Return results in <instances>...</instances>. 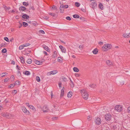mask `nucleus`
<instances>
[{
    "label": "nucleus",
    "mask_w": 130,
    "mask_h": 130,
    "mask_svg": "<svg viewBox=\"0 0 130 130\" xmlns=\"http://www.w3.org/2000/svg\"><path fill=\"white\" fill-rule=\"evenodd\" d=\"M82 96L83 98L85 100H87L88 97V94L87 92L84 89L81 90L80 91Z\"/></svg>",
    "instance_id": "f257e3e1"
},
{
    "label": "nucleus",
    "mask_w": 130,
    "mask_h": 130,
    "mask_svg": "<svg viewBox=\"0 0 130 130\" xmlns=\"http://www.w3.org/2000/svg\"><path fill=\"white\" fill-rule=\"evenodd\" d=\"M112 45L110 44H104L102 47V49L103 51H107L108 50L110 49Z\"/></svg>",
    "instance_id": "f03ea898"
},
{
    "label": "nucleus",
    "mask_w": 130,
    "mask_h": 130,
    "mask_svg": "<svg viewBox=\"0 0 130 130\" xmlns=\"http://www.w3.org/2000/svg\"><path fill=\"white\" fill-rule=\"evenodd\" d=\"M115 110L118 112H120L123 110V107L121 105H118L115 107Z\"/></svg>",
    "instance_id": "7ed1b4c3"
},
{
    "label": "nucleus",
    "mask_w": 130,
    "mask_h": 130,
    "mask_svg": "<svg viewBox=\"0 0 130 130\" xmlns=\"http://www.w3.org/2000/svg\"><path fill=\"white\" fill-rule=\"evenodd\" d=\"M68 7V5H63L62 4L60 6V12L61 13H63L64 11V8H67Z\"/></svg>",
    "instance_id": "20e7f679"
},
{
    "label": "nucleus",
    "mask_w": 130,
    "mask_h": 130,
    "mask_svg": "<svg viewBox=\"0 0 130 130\" xmlns=\"http://www.w3.org/2000/svg\"><path fill=\"white\" fill-rule=\"evenodd\" d=\"M42 110L44 113L48 112L49 111L48 107L45 106L42 108Z\"/></svg>",
    "instance_id": "39448f33"
},
{
    "label": "nucleus",
    "mask_w": 130,
    "mask_h": 130,
    "mask_svg": "<svg viewBox=\"0 0 130 130\" xmlns=\"http://www.w3.org/2000/svg\"><path fill=\"white\" fill-rule=\"evenodd\" d=\"M105 119L106 120L110 121L111 120V116L110 114H107L105 116Z\"/></svg>",
    "instance_id": "423d86ee"
},
{
    "label": "nucleus",
    "mask_w": 130,
    "mask_h": 130,
    "mask_svg": "<svg viewBox=\"0 0 130 130\" xmlns=\"http://www.w3.org/2000/svg\"><path fill=\"white\" fill-rule=\"evenodd\" d=\"M22 109L23 111L25 113L28 115L30 113V112L29 111L27 110L26 108L24 107H22Z\"/></svg>",
    "instance_id": "0eeeda50"
},
{
    "label": "nucleus",
    "mask_w": 130,
    "mask_h": 130,
    "mask_svg": "<svg viewBox=\"0 0 130 130\" xmlns=\"http://www.w3.org/2000/svg\"><path fill=\"white\" fill-rule=\"evenodd\" d=\"M95 122L96 124H100L101 122V119L99 118H97L95 120Z\"/></svg>",
    "instance_id": "6e6552de"
},
{
    "label": "nucleus",
    "mask_w": 130,
    "mask_h": 130,
    "mask_svg": "<svg viewBox=\"0 0 130 130\" xmlns=\"http://www.w3.org/2000/svg\"><path fill=\"white\" fill-rule=\"evenodd\" d=\"M96 4L95 2L92 3L90 5V6L91 8L94 9L96 7Z\"/></svg>",
    "instance_id": "1a4fd4ad"
},
{
    "label": "nucleus",
    "mask_w": 130,
    "mask_h": 130,
    "mask_svg": "<svg viewBox=\"0 0 130 130\" xmlns=\"http://www.w3.org/2000/svg\"><path fill=\"white\" fill-rule=\"evenodd\" d=\"M44 61L43 60H42V61L39 60H36L35 61V63L36 64L38 65H41L42 64L43 62Z\"/></svg>",
    "instance_id": "9d476101"
},
{
    "label": "nucleus",
    "mask_w": 130,
    "mask_h": 130,
    "mask_svg": "<svg viewBox=\"0 0 130 130\" xmlns=\"http://www.w3.org/2000/svg\"><path fill=\"white\" fill-rule=\"evenodd\" d=\"M59 47L61 50V51L64 53H65L66 52V50L65 48L63 47L62 46L60 45L59 46Z\"/></svg>",
    "instance_id": "9b49d317"
},
{
    "label": "nucleus",
    "mask_w": 130,
    "mask_h": 130,
    "mask_svg": "<svg viewBox=\"0 0 130 130\" xmlns=\"http://www.w3.org/2000/svg\"><path fill=\"white\" fill-rule=\"evenodd\" d=\"M123 36L125 38H128L130 37V32L128 34H123Z\"/></svg>",
    "instance_id": "f8f14e48"
},
{
    "label": "nucleus",
    "mask_w": 130,
    "mask_h": 130,
    "mask_svg": "<svg viewBox=\"0 0 130 130\" xmlns=\"http://www.w3.org/2000/svg\"><path fill=\"white\" fill-rule=\"evenodd\" d=\"M43 48L48 52L50 51L49 48L47 46L45 45L44 46H43Z\"/></svg>",
    "instance_id": "ddd939ff"
},
{
    "label": "nucleus",
    "mask_w": 130,
    "mask_h": 130,
    "mask_svg": "<svg viewBox=\"0 0 130 130\" xmlns=\"http://www.w3.org/2000/svg\"><path fill=\"white\" fill-rule=\"evenodd\" d=\"M22 17L24 19H28L29 18V16L26 14H24L22 16Z\"/></svg>",
    "instance_id": "4468645a"
},
{
    "label": "nucleus",
    "mask_w": 130,
    "mask_h": 130,
    "mask_svg": "<svg viewBox=\"0 0 130 130\" xmlns=\"http://www.w3.org/2000/svg\"><path fill=\"white\" fill-rule=\"evenodd\" d=\"M92 52L95 54H96L98 52V50L96 48L94 49L92 51Z\"/></svg>",
    "instance_id": "2eb2a0df"
},
{
    "label": "nucleus",
    "mask_w": 130,
    "mask_h": 130,
    "mask_svg": "<svg viewBox=\"0 0 130 130\" xmlns=\"http://www.w3.org/2000/svg\"><path fill=\"white\" fill-rule=\"evenodd\" d=\"M64 95V90L63 89L61 90L60 97H62Z\"/></svg>",
    "instance_id": "dca6fc26"
},
{
    "label": "nucleus",
    "mask_w": 130,
    "mask_h": 130,
    "mask_svg": "<svg viewBox=\"0 0 130 130\" xmlns=\"http://www.w3.org/2000/svg\"><path fill=\"white\" fill-rule=\"evenodd\" d=\"M106 63L109 66H111L112 64V63L109 60H107Z\"/></svg>",
    "instance_id": "f3484780"
},
{
    "label": "nucleus",
    "mask_w": 130,
    "mask_h": 130,
    "mask_svg": "<svg viewBox=\"0 0 130 130\" xmlns=\"http://www.w3.org/2000/svg\"><path fill=\"white\" fill-rule=\"evenodd\" d=\"M72 93L71 92H69L68 93V98H71L72 95Z\"/></svg>",
    "instance_id": "a211bd4d"
},
{
    "label": "nucleus",
    "mask_w": 130,
    "mask_h": 130,
    "mask_svg": "<svg viewBox=\"0 0 130 130\" xmlns=\"http://www.w3.org/2000/svg\"><path fill=\"white\" fill-rule=\"evenodd\" d=\"M26 9V8L25 7L23 6H21L19 8V10H20L24 11Z\"/></svg>",
    "instance_id": "6ab92c4d"
},
{
    "label": "nucleus",
    "mask_w": 130,
    "mask_h": 130,
    "mask_svg": "<svg viewBox=\"0 0 130 130\" xmlns=\"http://www.w3.org/2000/svg\"><path fill=\"white\" fill-rule=\"evenodd\" d=\"M73 70L74 72H78L79 71L78 69L76 67H74L73 68Z\"/></svg>",
    "instance_id": "aec40b11"
},
{
    "label": "nucleus",
    "mask_w": 130,
    "mask_h": 130,
    "mask_svg": "<svg viewBox=\"0 0 130 130\" xmlns=\"http://www.w3.org/2000/svg\"><path fill=\"white\" fill-rule=\"evenodd\" d=\"M89 86L92 88H95L96 87V85L94 84H90Z\"/></svg>",
    "instance_id": "412c9836"
},
{
    "label": "nucleus",
    "mask_w": 130,
    "mask_h": 130,
    "mask_svg": "<svg viewBox=\"0 0 130 130\" xmlns=\"http://www.w3.org/2000/svg\"><path fill=\"white\" fill-rule=\"evenodd\" d=\"M32 61V60L30 59H28L27 61V63L30 64L31 63Z\"/></svg>",
    "instance_id": "4be33fe9"
},
{
    "label": "nucleus",
    "mask_w": 130,
    "mask_h": 130,
    "mask_svg": "<svg viewBox=\"0 0 130 130\" xmlns=\"http://www.w3.org/2000/svg\"><path fill=\"white\" fill-rule=\"evenodd\" d=\"M73 17L75 18H78L79 17V15L77 14H75L73 15Z\"/></svg>",
    "instance_id": "5701e85b"
},
{
    "label": "nucleus",
    "mask_w": 130,
    "mask_h": 130,
    "mask_svg": "<svg viewBox=\"0 0 130 130\" xmlns=\"http://www.w3.org/2000/svg\"><path fill=\"white\" fill-rule=\"evenodd\" d=\"M51 72L52 73V74L54 75L57 73V71L56 70H54L51 71Z\"/></svg>",
    "instance_id": "b1692460"
},
{
    "label": "nucleus",
    "mask_w": 130,
    "mask_h": 130,
    "mask_svg": "<svg viewBox=\"0 0 130 130\" xmlns=\"http://www.w3.org/2000/svg\"><path fill=\"white\" fill-rule=\"evenodd\" d=\"M70 81L71 82V83L70 84V85L71 87H73L74 86V84L70 78H69Z\"/></svg>",
    "instance_id": "393cba45"
},
{
    "label": "nucleus",
    "mask_w": 130,
    "mask_h": 130,
    "mask_svg": "<svg viewBox=\"0 0 130 130\" xmlns=\"http://www.w3.org/2000/svg\"><path fill=\"white\" fill-rule=\"evenodd\" d=\"M6 73L7 74V73L6 72L3 73L0 75V76H1V77H3L6 75Z\"/></svg>",
    "instance_id": "a878e982"
},
{
    "label": "nucleus",
    "mask_w": 130,
    "mask_h": 130,
    "mask_svg": "<svg viewBox=\"0 0 130 130\" xmlns=\"http://www.w3.org/2000/svg\"><path fill=\"white\" fill-rule=\"evenodd\" d=\"M62 59L60 57H59L58 58V61L60 62H62Z\"/></svg>",
    "instance_id": "bb28decb"
},
{
    "label": "nucleus",
    "mask_w": 130,
    "mask_h": 130,
    "mask_svg": "<svg viewBox=\"0 0 130 130\" xmlns=\"http://www.w3.org/2000/svg\"><path fill=\"white\" fill-rule=\"evenodd\" d=\"M24 47H26L30 45V44L29 43H25L23 44Z\"/></svg>",
    "instance_id": "cd10ccee"
},
{
    "label": "nucleus",
    "mask_w": 130,
    "mask_h": 130,
    "mask_svg": "<svg viewBox=\"0 0 130 130\" xmlns=\"http://www.w3.org/2000/svg\"><path fill=\"white\" fill-rule=\"evenodd\" d=\"M99 7L101 9H103V6L101 3H100L99 5Z\"/></svg>",
    "instance_id": "c85d7f7f"
},
{
    "label": "nucleus",
    "mask_w": 130,
    "mask_h": 130,
    "mask_svg": "<svg viewBox=\"0 0 130 130\" xmlns=\"http://www.w3.org/2000/svg\"><path fill=\"white\" fill-rule=\"evenodd\" d=\"M75 6L77 7H79L80 5V4L78 2H75Z\"/></svg>",
    "instance_id": "c756f323"
},
{
    "label": "nucleus",
    "mask_w": 130,
    "mask_h": 130,
    "mask_svg": "<svg viewBox=\"0 0 130 130\" xmlns=\"http://www.w3.org/2000/svg\"><path fill=\"white\" fill-rule=\"evenodd\" d=\"M19 81H17L14 84L13 86H14L16 85H19Z\"/></svg>",
    "instance_id": "7c9ffc66"
},
{
    "label": "nucleus",
    "mask_w": 130,
    "mask_h": 130,
    "mask_svg": "<svg viewBox=\"0 0 130 130\" xmlns=\"http://www.w3.org/2000/svg\"><path fill=\"white\" fill-rule=\"evenodd\" d=\"M36 79L37 81L38 82L40 81V78L38 76H37L36 77Z\"/></svg>",
    "instance_id": "2f4dec72"
},
{
    "label": "nucleus",
    "mask_w": 130,
    "mask_h": 130,
    "mask_svg": "<svg viewBox=\"0 0 130 130\" xmlns=\"http://www.w3.org/2000/svg\"><path fill=\"white\" fill-rule=\"evenodd\" d=\"M4 8L5 9L6 11L8 10L9 9H10V7H7L6 6H5L4 7Z\"/></svg>",
    "instance_id": "473e14b6"
},
{
    "label": "nucleus",
    "mask_w": 130,
    "mask_h": 130,
    "mask_svg": "<svg viewBox=\"0 0 130 130\" xmlns=\"http://www.w3.org/2000/svg\"><path fill=\"white\" fill-rule=\"evenodd\" d=\"M25 74L27 75H29L30 74V73L29 71H26L25 72Z\"/></svg>",
    "instance_id": "72a5a7b5"
},
{
    "label": "nucleus",
    "mask_w": 130,
    "mask_h": 130,
    "mask_svg": "<svg viewBox=\"0 0 130 130\" xmlns=\"http://www.w3.org/2000/svg\"><path fill=\"white\" fill-rule=\"evenodd\" d=\"M24 46H23V45H21L19 46V49L20 50H22L24 48Z\"/></svg>",
    "instance_id": "f704fd0d"
},
{
    "label": "nucleus",
    "mask_w": 130,
    "mask_h": 130,
    "mask_svg": "<svg viewBox=\"0 0 130 130\" xmlns=\"http://www.w3.org/2000/svg\"><path fill=\"white\" fill-rule=\"evenodd\" d=\"M2 114V115L4 117H6L8 115V114L7 113H4Z\"/></svg>",
    "instance_id": "c9c22d12"
},
{
    "label": "nucleus",
    "mask_w": 130,
    "mask_h": 130,
    "mask_svg": "<svg viewBox=\"0 0 130 130\" xmlns=\"http://www.w3.org/2000/svg\"><path fill=\"white\" fill-rule=\"evenodd\" d=\"M23 25L25 27L27 26L28 25V24L27 23L25 22H23Z\"/></svg>",
    "instance_id": "e433bc0d"
},
{
    "label": "nucleus",
    "mask_w": 130,
    "mask_h": 130,
    "mask_svg": "<svg viewBox=\"0 0 130 130\" xmlns=\"http://www.w3.org/2000/svg\"><path fill=\"white\" fill-rule=\"evenodd\" d=\"M62 80H63V81L64 82H66L67 81V78L65 77H63L62 78Z\"/></svg>",
    "instance_id": "4c0bfd02"
},
{
    "label": "nucleus",
    "mask_w": 130,
    "mask_h": 130,
    "mask_svg": "<svg viewBox=\"0 0 130 130\" xmlns=\"http://www.w3.org/2000/svg\"><path fill=\"white\" fill-rule=\"evenodd\" d=\"M20 59L21 60V62L22 63H24V60H23L24 59V58L23 57H21V58H20Z\"/></svg>",
    "instance_id": "58836bf2"
},
{
    "label": "nucleus",
    "mask_w": 130,
    "mask_h": 130,
    "mask_svg": "<svg viewBox=\"0 0 130 130\" xmlns=\"http://www.w3.org/2000/svg\"><path fill=\"white\" fill-rule=\"evenodd\" d=\"M56 52L55 51L54 53V54L53 55V58H55L56 56Z\"/></svg>",
    "instance_id": "ea45409f"
},
{
    "label": "nucleus",
    "mask_w": 130,
    "mask_h": 130,
    "mask_svg": "<svg viewBox=\"0 0 130 130\" xmlns=\"http://www.w3.org/2000/svg\"><path fill=\"white\" fill-rule=\"evenodd\" d=\"M23 4L24 6H27L28 5V4L27 3H26V2H23Z\"/></svg>",
    "instance_id": "a19ab883"
},
{
    "label": "nucleus",
    "mask_w": 130,
    "mask_h": 130,
    "mask_svg": "<svg viewBox=\"0 0 130 130\" xmlns=\"http://www.w3.org/2000/svg\"><path fill=\"white\" fill-rule=\"evenodd\" d=\"M2 52L3 53H5L7 52L6 49L5 48H4L2 50Z\"/></svg>",
    "instance_id": "79ce46f5"
},
{
    "label": "nucleus",
    "mask_w": 130,
    "mask_h": 130,
    "mask_svg": "<svg viewBox=\"0 0 130 130\" xmlns=\"http://www.w3.org/2000/svg\"><path fill=\"white\" fill-rule=\"evenodd\" d=\"M29 106V108H30L32 109H33V110H34V109H35L34 106H33L32 105H30Z\"/></svg>",
    "instance_id": "37998d69"
},
{
    "label": "nucleus",
    "mask_w": 130,
    "mask_h": 130,
    "mask_svg": "<svg viewBox=\"0 0 130 130\" xmlns=\"http://www.w3.org/2000/svg\"><path fill=\"white\" fill-rule=\"evenodd\" d=\"M39 32L41 33V34H45V32H44V31L43 30H40L39 31Z\"/></svg>",
    "instance_id": "c03bdc74"
},
{
    "label": "nucleus",
    "mask_w": 130,
    "mask_h": 130,
    "mask_svg": "<svg viewBox=\"0 0 130 130\" xmlns=\"http://www.w3.org/2000/svg\"><path fill=\"white\" fill-rule=\"evenodd\" d=\"M49 14L54 17H55V15H56L54 13H49Z\"/></svg>",
    "instance_id": "a18cd8bd"
},
{
    "label": "nucleus",
    "mask_w": 130,
    "mask_h": 130,
    "mask_svg": "<svg viewBox=\"0 0 130 130\" xmlns=\"http://www.w3.org/2000/svg\"><path fill=\"white\" fill-rule=\"evenodd\" d=\"M66 19L67 20H69V21L70 20H71V18L70 17H69V16L67 17L66 18Z\"/></svg>",
    "instance_id": "49530a36"
},
{
    "label": "nucleus",
    "mask_w": 130,
    "mask_h": 130,
    "mask_svg": "<svg viewBox=\"0 0 130 130\" xmlns=\"http://www.w3.org/2000/svg\"><path fill=\"white\" fill-rule=\"evenodd\" d=\"M4 39L7 42H9V39L7 37H5L4 38Z\"/></svg>",
    "instance_id": "de8ad7c7"
},
{
    "label": "nucleus",
    "mask_w": 130,
    "mask_h": 130,
    "mask_svg": "<svg viewBox=\"0 0 130 130\" xmlns=\"http://www.w3.org/2000/svg\"><path fill=\"white\" fill-rule=\"evenodd\" d=\"M18 76H20L21 75V72L19 70L18 71Z\"/></svg>",
    "instance_id": "09e8293b"
},
{
    "label": "nucleus",
    "mask_w": 130,
    "mask_h": 130,
    "mask_svg": "<svg viewBox=\"0 0 130 130\" xmlns=\"http://www.w3.org/2000/svg\"><path fill=\"white\" fill-rule=\"evenodd\" d=\"M127 109L128 112L130 113V106L127 108Z\"/></svg>",
    "instance_id": "8fccbe9b"
},
{
    "label": "nucleus",
    "mask_w": 130,
    "mask_h": 130,
    "mask_svg": "<svg viewBox=\"0 0 130 130\" xmlns=\"http://www.w3.org/2000/svg\"><path fill=\"white\" fill-rule=\"evenodd\" d=\"M91 117L90 116H88V117H87V119L88 120H89V121L90 120H91Z\"/></svg>",
    "instance_id": "3c124183"
},
{
    "label": "nucleus",
    "mask_w": 130,
    "mask_h": 130,
    "mask_svg": "<svg viewBox=\"0 0 130 130\" xmlns=\"http://www.w3.org/2000/svg\"><path fill=\"white\" fill-rule=\"evenodd\" d=\"M62 84L61 82H59L58 83V86L59 87L61 88V87Z\"/></svg>",
    "instance_id": "603ef678"
},
{
    "label": "nucleus",
    "mask_w": 130,
    "mask_h": 130,
    "mask_svg": "<svg viewBox=\"0 0 130 130\" xmlns=\"http://www.w3.org/2000/svg\"><path fill=\"white\" fill-rule=\"evenodd\" d=\"M51 74H52V73L51 72H48L47 73V75L48 76L51 75Z\"/></svg>",
    "instance_id": "864d4df0"
},
{
    "label": "nucleus",
    "mask_w": 130,
    "mask_h": 130,
    "mask_svg": "<svg viewBox=\"0 0 130 130\" xmlns=\"http://www.w3.org/2000/svg\"><path fill=\"white\" fill-rule=\"evenodd\" d=\"M57 118H58L57 117H53L52 118V119L53 120H56V119H57Z\"/></svg>",
    "instance_id": "5fc2aeb1"
},
{
    "label": "nucleus",
    "mask_w": 130,
    "mask_h": 130,
    "mask_svg": "<svg viewBox=\"0 0 130 130\" xmlns=\"http://www.w3.org/2000/svg\"><path fill=\"white\" fill-rule=\"evenodd\" d=\"M44 18L45 19H48L49 18L48 17L46 16H44Z\"/></svg>",
    "instance_id": "6e6d98bb"
},
{
    "label": "nucleus",
    "mask_w": 130,
    "mask_h": 130,
    "mask_svg": "<svg viewBox=\"0 0 130 130\" xmlns=\"http://www.w3.org/2000/svg\"><path fill=\"white\" fill-rule=\"evenodd\" d=\"M17 92V91L16 90H13V91L12 92V93H16Z\"/></svg>",
    "instance_id": "4d7b16f0"
},
{
    "label": "nucleus",
    "mask_w": 130,
    "mask_h": 130,
    "mask_svg": "<svg viewBox=\"0 0 130 130\" xmlns=\"http://www.w3.org/2000/svg\"><path fill=\"white\" fill-rule=\"evenodd\" d=\"M79 48L80 49H82L83 48V46L82 45H80L79 46Z\"/></svg>",
    "instance_id": "13d9d810"
},
{
    "label": "nucleus",
    "mask_w": 130,
    "mask_h": 130,
    "mask_svg": "<svg viewBox=\"0 0 130 130\" xmlns=\"http://www.w3.org/2000/svg\"><path fill=\"white\" fill-rule=\"evenodd\" d=\"M52 8L54 9H57V8H56V7L55 6H54V5L53 6V7H52Z\"/></svg>",
    "instance_id": "bf43d9fd"
},
{
    "label": "nucleus",
    "mask_w": 130,
    "mask_h": 130,
    "mask_svg": "<svg viewBox=\"0 0 130 130\" xmlns=\"http://www.w3.org/2000/svg\"><path fill=\"white\" fill-rule=\"evenodd\" d=\"M16 68H17L19 70H20V69L19 68H20V67L18 66L17 65L16 66Z\"/></svg>",
    "instance_id": "052dcab7"
},
{
    "label": "nucleus",
    "mask_w": 130,
    "mask_h": 130,
    "mask_svg": "<svg viewBox=\"0 0 130 130\" xmlns=\"http://www.w3.org/2000/svg\"><path fill=\"white\" fill-rule=\"evenodd\" d=\"M11 63L12 64L14 65V64H15V62H14V61L12 60L11 61Z\"/></svg>",
    "instance_id": "680f3d73"
},
{
    "label": "nucleus",
    "mask_w": 130,
    "mask_h": 130,
    "mask_svg": "<svg viewBox=\"0 0 130 130\" xmlns=\"http://www.w3.org/2000/svg\"><path fill=\"white\" fill-rule=\"evenodd\" d=\"M53 94L52 92H51V98L52 99L53 98Z\"/></svg>",
    "instance_id": "e2e57ef3"
},
{
    "label": "nucleus",
    "mask_w": 130,
    "mask_h": 130,
    "mask_svg": "<svg viewBox=\"0 0 130 130\" xmlns=\"http://www.w3.org/2000/svg\"><path fill=\"white\" fill-rule=\"evenodd\" d=\"M9 79H7V78H6L5 79V82H7L8 81Z\"/></svg>",
    "instance_id": "0e129e2a"
},
{
    "label": "nucleus",
    "mask_w": 130,
    "mask_h": 130,
    "mask_svg": "<svg viewBox=\"0 0 130 130\" xmlns=\"http://www.w3.org/2000/svg\"><path fill=\"white\" fill-rule=\"evenodd\" d=\"M13 85H14V84H11L10 85V86L9 87V88H10L12 86H13Z\"/></svg>",
    "instance_id": "69168bd1"
},
{
    "label": "nucleus",
    "mask_w": 130,
    "mask_h": 130,
    "mask_svg": "<svg viewBox=\"0 0 130 130\" xmlns=\"http://www.w3.org/2000/svg\"><path fill=\"white\" fill-rule=\"evenodd\" d=\"M80 19L81 20H82L83 21L84 20V19L83 17H80Z\"/></svg>",
    "instance_id": "338daca9"
},
{
    "label": "nucleus",
    "mask_w": 130,
    "mask_h": 130,
    "mask_svg": "<svg viewBox=\"0 0 130 130\" xmlns=\"http://www.w3.org/2000/svg\"><path fill=\"white\" fill-rule=\"evenodd\" d=\"M26 105L28 106V107H29V106L30 105H29V104L28 103H26Z\"/></svg>",
    "instance_id": "774afa93"
}]
</instances>
